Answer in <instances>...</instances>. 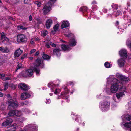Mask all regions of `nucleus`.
<instances>
[{"instance_id":"f257e3e1","label":"nucleus","mask_w":131,"mask_h":131,"mask_svg":"<svg viewBox=\"0 0 131 131\" xmlns=\"http://www.w3.org/2000/svg\"><path fill=\"white\" fill-rule=\"evenodd\" d=\"M39 66L43 68L44 67V64L43 61L40 59H37L36 60L35 63L32 64L31 66V69H29L26 70L25 74L29 77L31 76L33 74V70L36 72V74L39 75L40 74Z\"/></svg>"},{"instance_id":"f03ea898","label":"nucleus","mask_w":131,"mask_h":131,"mask_svg":"<svg viewBox=\"0 0 131 131\" xmlns=\"http://www.w3.org/2000/svg\"><path fill=\"white\" fill-rule=\"evenodd\" d=\"M119 83L118 80L114 78L113 76H110L107 79V83H111L110 90L108 88L106 90V92L109 95L112 93H115L117 92L119 88Z\"/></svg>"},{"instance_id":"7ed1b4c3","label":"nucleus","mask_w":131,"mask_h":131,"mask_svg":"<svg viewBox=\"0 0 131 131\" xmlns=\"http://www.w3.org/2000/svg\"><path fill=\"white\" fill-rule=\"evenodd\" d=\"M6 104L8 105V108L10 109L16 108L18 106V102L12 99L8 100L7 101Z\"/></svg>"},{"instance_id":"20e7f679","label":"nucleus","mask_w":131,"mask_h":131,"mask_svg":"<svg viewBox=\"0 0 131 131\" xmlns=\"http://www.w3.org/2000/svg\"><path fill=\"white\" fill-rule=\"evenodd\" d=\"M101 108L103 111H107L109 107L110 102L107 101H105L100 103Z\"/></svg>"},{"instance_id":"39448f33","label":"nucleus","mask_w":131,"mask_h":131,"mask_svg":"<svg viewBox=\"0 0 131 131\" xmlns=\"http://www.w3.org/2000/svg\"><path fill=\"white\" fill-rule=\"evenodd\" d=\"M52 5V4L51 3V2L49 1L44 6L42 10L44 14H47L50 11Z\"/></svg>"},{"instance_id":"423d86ee","label":"nucleus","mask_w":131,"mask_h":131,"mask_svg":"<svg viewBox=\"0 0 131 131\" xmlns=\"http://www.w3.org/2000/svg\"><path fill=\"white\" fill-rule=\"evenodd\" d=\"M17 42H22L26 41L27 38L23 34H19L17 35Z\"/></svg>"},{"instance_id":"0eeeda50","label":"nucleus","mask_w":131,"mask_h":131,"mask_svg":"<svg viewBox=\"0 0 131 131\" xmlns=\"http://www.w3.org/2000/svg\"><path fill=\"white\" fill-rule=\"evenodd\" d=\"M20 112L17 110H11L8 113V115L10 116H15L18 115Z\"/></svg>"},{"instance_id":"6e6552de","label":"nucleus","mask_w":131,"mask_h":131,"mask_svg":"<svg viewBox=\"0 0 131 131\" xmlns=\"http://www.w3.org/2000/svg\"><path fill=\"white\" fill-rule=\"evenodd\" d=\"M117 77L121 80L122 81H126L129 80V78L128 77L123 76L119 73L116 74Z\"/></svg>"},{"instance_id":"1a4fd4ad","label":"nucleus","mask_w":131,"mask_h":131,"mask_svg":"<svg viewBox=\"0 0 131 131\" xmlns=\"http://www.w3.org/2000/svg\"><path fill=\"white\" fill-rule=\"evenodd\" d=\"M6 34L4 32H2L1 34V39L3 40L2 43H3L4 41H5L9 43H10L11 41L6 36Z\"/></svg>"},{"instance_id":"9d476101","label":"nucleus","mask_w":131,"mask_h":131,"mask_svg":"<svg viewBox=\"0 0 131 131\" xmlns=\"http://www.w3.org/2000/svg\"><path fill=\"white\" fill-rule=\"evenodd\" d=\"M23 51L20 48L18 49L15 51L14 55V57H18L19 56L23 53Z\"/></svg>"},{"instance_id":"9b49d317","label":"nucleus","mask_w":131,"mask_h":131,"mask_svg":"<svg viewBox=\"0 0 131 131\" xmlns=\"http://www.w3.org/2000/svg\"><path fill=\"white\" fill-rule=\"evenodd\" d=\"M30 96V94L29 93L26 92L23 93L21 94V99L23 100L29 98Z\"/></svg>"},{"instance_id":"f8f14e48","label":"nucleus","mask_w":131,"mask_h":131,"mask_svg":"<svg viewBox=\"0 0 131 131\" xmlns=\"http://www.w3.org/2000/svg\"><path fill=\"white\" fill-rule=\"evenodd\" d=\"M119 53L121 56L123 57H127V54L126 50L125 49H122L119 51Z\"/></svg>"},{"instance_id":"ddd939ff","label":"nucleus","mask_w":131,"mask_h":131,"mask_svg":"<svg viewBox=\"0 0 131 131\" xmlns=\"http://www.w3.org/2000/svg\"><path fill=\"white\" fill-rule=\"evenodd\" d=\"M68 92V91L67 92H62L61 93L60 96L61 98H63L64 99H66L67 101L69 102V101L70 100L68 99L69 97L68 96H67V94Z\"/></svg>"},{"instance_id":"4468645a","label":"nucleus","mask_w":131,"mask_h":131,"mask_svg":"<svg viewBox=\"0 0 131 131\" xmlns=\"http://www.w3.org/2000/svg\"><path fill=\"white\" fill-rule=\"evenodd\" d=\"M62 50L64 51H69L71 49V48L69 45H66L65 44H62L61 45Z\"/></svg>"},{"instance_id":"2eb2a0df","label":"nucleus","mask_w":131,"mask_h":131,"mask_svg":"<svg viewBox=\"0 0 131 131\" xmlns=\"http://www.w3.org/2000/svg\"><path fill=\"white\" fill-rule=\"evenodd\" d=\"M18 87L22 90L25 91L28 89L27 85L24 83H21L18 85Z\"/></svg>"},{"instance_id":"dca6fc26","label":"nucleus","mask_w":131,"mask_h":131,"mask_svg":"<svg viewBox=\"0 0 131 131\" xmlns=\"http://www.w3.org/2000/svg\"><path fill=\"white\" fill-rule=\"evenodd\" d=\"M13 121V120L11 118H9L6 121L3 122L2 123V125L4 126H6L10 123H12Z\"/></svg>"},{"instance_id":"f3484780","label":"nucleus","mask_w":131,"mask_h":131,"mask_svg":"<svg viewBox=\"0 0 131 131\" xmlns=\"http://www.w3.org/2000/svg\"><path fill=\"white\" fill-rule=\"evenodd\" d=\"M52 23V20L51 19L47 20L46 23L45 25L47 29H49Z\"/></svg>"},{"instance_id":"a211bd4d","label":"nucleus","mask_w":131,"mask_h":131,"mask_svg":"<svg viewBox=\"0 0 131 131\" xmlns=\"http://www.w3.org/2000/svg\"><path fill=\"white\" fill-rule=\"evenodd\" d=\"M61 50L59 49H55L53 50V54L54 55H56L57 57H59L61 55Z\"/></svg>"},{"instance_id":"6ab92c4d","label":"nucleus","mask_w":131,"mask_h":131,"mask_svg":"<svg viewBox=\"0 0 131 131\" xmlns=\"http://www.w3.org/2000/svg\"><path fill=\"white\" fill-rule=\"evenodd\" d=\"M116 95L117 99L119 100L121 97L125 95V94L123 92H121L117 93Z\"/></svg>"},{"instance_id":"aec40b11","label":"nucleus","mask_w":131,"mask_h":131,"mask_svg":"<svg viewBox=\"0 0 131 131\" xmlns=\"http://www.w3.org/2000/svg\"><path fill=\"white\" fill-rule=\"evenodd\" d=\"M69 26V24L67 21H64L62 23L61 26V28L63 29L64 28L68 27Z\"/></svg>"},{"instance_id":"412c9836","label":"nucleus","mask_w":131,"mask_h":131,"mask_svg":"<svg viewBox=\"0 0 131 131\" xmlns=\"http://www.w3.org/2000/svg\"><path fill=\"white\" fill-rule=\"evenodd\" d=\"M59 25L58 24H56L55 26L53 27L54 30H52L51 31V32L53 34H55V32L58 31L59 30Z\"/></svg>"},{"instance_id":"4be33fe9","label":"nucleus","mask_w":131,"mask_h":131,"mask_svg":"<svg viewBox=\"0 0 131 131\" xmlns=\"http://www.w3.org/2000/svg\"><path fill=\"white\" fill-rule=\"evenodd\" d=\"M27 126L29 128H31V129H32L33 131H34L37 129L38 128L37 126H36L35 125L33 124H29Z\"/></svg>"},{"instance_id":"5701e85b","label":"nucleus","mask_w":131,"mask_h":131,"mask_svg":"<svg viewBox=\"0 0 131 131\" xmlns=\"http://www.w3.org/2000/svg\"><path fill=\"white\" fill-rule=\"evenodd\" d=\"M118 64L120 67L123 66L124 64V60L122 59H120L118 60Z\"/></svg>"},{"instance_id":"b1692460","label":"nucleus","mask_w":131,"mask_h":131,"mask_svg":"<svg viewBox=\"0 0 131 131\" xmlns=\"http://www.w3.org/2000/svg\"><path fill=\"white\" fill-rule=\"evenodd\" d=\"M76 41L74 39H71L69 43L70 46H74L76 45Z\"/></svg>"},{"instance_id":"393cba45","label":"nucleus","mask_w":131,"mask_h":131,"mask_svg":"<svg viewBox=\"0 0 131 131\" xmlns=\"http://www.w3.org/2000/svg\"><path fill=\"white\" fill-rule=\"evenodd\" d=\"M122 124L124 126L126 127L129 128L131 127V121L129 123H126L124 124H123V123H121V125H122Z\"/></svg>"},{"instance_id":"a878e982","label":"nucleus","mask_w":131,"mask_h":131,"mask_svg":"<svg viewBox=\"0 0 131 131\" xmlns=\"http://www.w3.org/2000/svg\"><path fill=\"white\" fill-rule=\"evenodd\" d=\"M111 7L114 10H116L117 9L118 7V5L117 4H115L114 3H113L111 5Z\"/></svg>"},{"instance_id":"bb28decb","label":"nucleus","mask_w":131,"mask_h":131,"mask_svg":"<svg viewBox=\"0 0 131 131\" xmlns=\"http://www.w3.org/2000/svg\"><path fill=\"white\" fill-rule=\"evenodd\" d=\"M87 8L86 7H81L79 9V10L80 11H82L83 13L86 12L87 10Z\"/></svg>"},{"instance_id":"cd10ccee","label":"nucleus","mask_w":131,"mask_h":131,"mask_svg":"<svg viewBox=\"0 0 131 131\" xmlns=\"http://www.w3.org/2000/svg\"><path fill=\"white\" fill-rule=\"evenodd\" d=\"M42 57L44 59L47 60L49 59L50 58V57L49 56L44 54L42 56Z\"/></svg>"},{"instance_id":"c85d7f7f","label":"nucleus","mask_w":131,"mask_h":131,"mask_svg":"<svg viewBox=\"0 0 131 131\" xmlns=\"http://www.w3.org/2000/svg\"><path fill=\"white\" fill-rule=\"evenodd\" d=\"M17 27L18 29L19 30H20L21 29L22 30H25L27 29L26 28L21 25L18 26Z\"/></svg>"},{"instance_id":"c756f323","label":"nucleus","mask_w":131,"mask_h":131,"mask_svg":"<svg viewBox=\"0 0 131 131\" xmlns=\"http://www.w3.org/2000/svg\"><path fill=\"white\" fill-rule=\"evenodd\" d=\"M10 51L9 49L7 47H5L4 48L3 51V53H8Z\"/></svg>"},{"instance_id":"7c9ffc66","label":"nucleus","mask_w":131,"mask_h":131,"mask_svg":"<svg viewBox=\"0 0 131 131\" xmlns=\"http://www.w3.org/2000/svg\"><path fill=\"white\" fill-rule=\"evenodd\" d=\"M22 68V64L20 63H18V65L16 68V71H17L19 69H20Z\"/></svg>"},{"instance_id":"2f4dec72","label":"nucleus","mask_w":131,"mask_h":131,"mask_svg":"<svg viewBox=\"0 0 131 131\" xmlns=\"http://www.w3.org/2000/svg\"><path fill=\"white\" fill-rule=\"evenodd\" d=\"M121 11L120 10H118L117 12L116 13V14H115L114 12V13H113L112 15H115V17H117V16L120 15L121 14Z\"/></svg>"},{"instance_id":"473e14b6","label":"nucleus","mask_w":131,"mask_h":131,"mask_svg":"<svg viewBox=\"0 0 131 131\" xmlns=\"http://www.w3.org/2000/svg\"><path fill=\"white\" fill-rule=\"evenodd\" d=\"M104 65L105 67L107 68H109L111 67L110 64L108 62H105Z\"/></svg>"},{"instance_id":"72a5a7b5","label":"nucleus","mask_w":131,"mask_h":131,"mask_svg":"<svg viewBox=\"0 0 131 131\" xmlns=\"http://www.w3.org/2000/svg\"><path fill=\"white\" fill-rule=\"evenodd\" d=\"M48 86L50 88H51V89L52 90V88L55 86V85L52 83H49L48 84Z\"/></svg>"},{"instance_id":"f704fd0d","label":"nucleus","mask_w":131,"mask_h":131,"mask_svg":"<svg viewBox=\"0 0 131 131\" xmlns=\"http://www.w3.org/2000/svg\"><path fill=\"white\" fill-rule=\"evenodd\" d=\"M4 91H5L8 88V84L7 83H5L4 84Z\"/></svg>"},{"instance_id":"c9c22d12","label":"nucleus","mask_w":131,"mask_h":131,"mask_svg":"<svg viewBox=\"0 0 131 131\" xmlns=\"http://www.w3.org/2000/svg\"><path fill=\"white\" fill-rule=\"evenodd\" d=\"M48 33V32L46 30H44L42 31L41 33V35L43 36H46Z\"/></svg>"},{"instance_id":"e433bc0d","label":"nucleus","mask_w":131,"mask_h":131,"mask_svg":"<svg viewBox=\"0 0 131 131\" xmlns=\"http://www.w3.org/2000/svg\"><path fill=\"white\" fill-rule=\"evenodd\" d=\"M125 118L128 121H130L131 120V116L129 115H126L125 116Z\"/></svg>"},{"instance_id":"4c0bfd02","label":"nucleus","mask_w":131,"mask_h":131,"mask_svg":"<svg viewBox=\"0 0 131 131\" xmlns=\"http://www.w3.org/2000/svg\"><path fill=\"white\" fill-rule=\"evenodd\" d=\"M127 19H126L125 21L126 23H130L131 22V19L129 17H127L126 18Z\"/></svg>"},{"instance_id":"58836bf2","label":"nucleus","mask_w":131,"mask_h":131,"mask_svg":"<svg viewBox=\"0 0 131 131\" xmlns=\"http://www.w3.org/2000/svg\"><path fill=\"white\" fill-rule=\"evenodd\" d=\"M35 3L37 5L38 7H40L41 6V3L40 2L36 1L35 2Z\"/></svg>"},{"instance_id":"ea45409f","label":"nucleus","mask_w":131,"mask_h":131,"mask_svg":"<svg viewBox=\"0 0 131 131\" xmlns=\"http://www.w3.org/2000/svg\"><path fill=\"white\" fill-rule=\"evenodd\" d=\"M61 91L59 89H56L54 92V93L56 94L58 93H59Z\"/></svg>"},{"instance_id":"a19ab883","label":"nucleus","mask_w":131,"mask_h":131,"mask_svg":"<svg viewBox=\"0 0 131 131\" xmlns=\"http://www.w3.org/2000/svg\"><path fill=\"white\" fill-rule=\"evenodd\" d=\"M24 111L26 113H29L30 112V110L27 108H25L24 109Z\"/></svg>"},{"instance_id":"79ce46f5","label":"nucleus","mask_w":131,"mask_h":131,"mask_svg":"<svg viewBox=\"0 0 131 131\" xmlns=\"http://www.w3.org/2000/svg\"><path fill=\"white\" fill-rule=\"evenodd\" d=\"M113 100L115 102H118L119 101V100H118L117 99V100L116 98V97H114L113 96Z\"/></svg>"},{"instance_id":"37998d69","label":"nucleus","mask_w":131,"mask_h":131,"mask_svg":"<svg viewBox=\"0 0 131 131\" xmlns=\"http://www.w3.org/2000/svg\"><path fill=\"white\" fill-rule=\"evenodd\" d=\"M116 107L117 105L115 104H113L112 105V108L113 109H114V108Z\"/></svg>"},{"instance_id":"c03bdc74","label":"nucleus","mask_w":131,"mask_h":131,"mask_svg":"<svg viewBox=\"0 0 131 131\" xmlns=\"http://www.w3.org/2000/svg\"><path fill=\"white\" fill-rule=\"evenodd\" d=\"M27 54H25L23 55L21 57V58L22 59H24L25 57L26 56Z\"/></svg>"},{"instance_id":"a18cd8bd","label":"nucleus","mask_w":131,"mask_h":131,"mask_svg":"<svg viewBox=\"0 0 131 131\" xmlns=\"http://www.w3.org/2000/svg\"><path fill=\"white\" fill-rule=\"evenodd\" d=\"M36 51V49H33L31 50L30 52V54H32L34 52H35Z\"/></svg>"},{"instance_id":"49530a36","label":"nucleus","mask_w":131,"mask_h":131,"mask_svg":"<svg viewBox=\"0 0 131 131\" xmlns=\"http://www.w3.org/2000/svg\"><path fill=\"white\" fill-rule=\"evenodd\" d=\"M49 44L51 45L53 47H54L56 46V45L55 44L52 42H50Z\"/></svg>"},{"instance_id":"de8ad7c7","label":"nucleus","mask_w":131,"mask_h":131,"mask_svg":"<svg viewBox=\"0 0 131 131\" xmlns=\"http://www.w3.org/2000/svg\"><path fill=\"white\" fill-rule=\"evenodd\" d=\"M11 79V78L10 77H6L4 78V80L6 81L7 80H10Z\"/></svg>"},{"instance_id":"09e8293b","label":"nucleus","mask_w":131,"mask_h":131,"mask_svg":"<svg viewBox=\"0 0 131 131\" xmlns=\"http://www.w3.org/2000/svg\"><path fill=\"white\" fill-rule=\"evenodd\" d=\"M51 102L50 100V99H49L48 100H46V104H49Z\"/></svg>"},{"instance_id":"8fccbe9b","label":"nucleus","mask_w":131,"mask_h":131,"mask_svg":"<svg viewBox=\"0 0 131 131\" xmlns=\"http://www.w3.org/2000/svg\"><path fill=\"white\" fill-rule=\"evenodd\" d=\"M5 76V74H0V78H3Z\"/></svg>"},{"instance_id":"3c124183","label":"nucleus","mask_w":131,"mask_h":131,"mask_svg":"<svg viewBox=\"0 0 131 131\" xmlns=\"http://www.w3.org/2000/svg\"><path fill=\"white\" fill-rule=\"evenodd\" d=\"M4 48L3 46L0 47V51H1L3 52V51Z\"/></svg>"},{"instance_id":"603ef678","label":"nucleus","mask_w":131,"mask_h":131,"mask_svg":"<svg viewBox=\"0 0 131 131\" xmlns=\"http://www.w3.org/2000/svg\"><path fill=\"white\" fill-rule=\"evenodd\" d=\"M36 20L38 22L39 24L41 23H42V21L41 20H40L39 19H36Z\"/></svg>"},{"instance_id":"864d4df0","label":"nucleus","mask_w":131,"mask_h":131,"mask_svg":"<svg viewBox=\"0 0 131 131\" xmlns=\"http://www.w3.org/2000/svg\"><path fill=\"white\" fill-rule=\"evenodd\" d=\"M39 51H38L35 54V56H37L39 54Z\"/></svg>"},{"instance_id":"5fc2aeb1","label":"nucleus","mask_w":131,"mask_h":131,"mask_svg":"<svg viewBox=\"0 0 131 131\" xmlns=\"http://www.w3.org/2000/svg\"><path fill=\"white\" fill-rule=\"evenodd\" d=\"M3 108V107H4V108H5V106H4V105H2L1 106V107H0V109L1 110H3L4 109V108Z\"/></svg>"},{"instance_id":"6e6d98bb","label":"nucleus","mask_w":131,"mask_h":131,"mask_svg":"<svg viewBox=\"0 0 131 131\" xmlns=\"http://www.w3.org/2000/svg\"><path fill=\"white\" fill-rule=\"evenodd\" d=\"M29 20L30 21H31L32 20V16L31 15H30L29 16Z\"/></svg>"},{"instance_id":"4d7b16f0","label":"nucleus","mask_w":131,"mask_h":131,"mask_svg":"<svg viewBox=\"0 0 131 131\" xmlns=\"http://www.w3.org/2000/svg\"><path fill=\"white\" fill-rule=\"evenodd\" d=\"M28 102L27 101H25L23 103V105H25L27 104L28 103Z\"/></svg>"},{"instance_id":"13d9d810","label":"nucleus","mask_w":131,"mask_h":131,"mask_svg":"<svg viewBox=\"0 0 131 131\" xmlns=\"http://www.w3.org/2000/svg\"><path fill=\"white\" fill-rule=\"evenodd\" d=\"M45 46L48 48H49L50 47V45L48 44H46L45 45Z\"/></svg>"},{"instance_id":"bf43d9fd","label":"nucleus","mask_w":131,"mask_h":131,"mask_svg":"<svg viewBox=\"0 0 131 131\" xmlns=\"http://www.w3.org/2000/svg\"><path fill=\"white\" fill-rule=\"evenodd\" d=\"M28 1V0H24V3L25 4L27 3Z\"/></svg>"},{"instance_id":"052dcab7","label":"nucleus","mask_w":131,"mask_h":131,"mask_svg":"<svg viewBox=\"0 0 131 131\" xmlns=\"http://www.w3.org/2000/svg\"><path fill=\"white\" fill-rule=\"evenodd\" d=\"M9 19H11L12 20H13V21L15 20V19L14 18H13L12 17H9Z\"/></svg>"},{"instance_id":"680f3d73","label":"nucleus","mask_w":131,"mask_h":131,"mask_svg":"<svg viewBox=\"0 0 131 131\" xmlns=\"http://www.w3.org/2000/svg\"><path fill=\"white\" fill-rule=\"evenodd\" d=\"M33 39H31V40L30 41V43L31 44H33L34 43V41H33Z\"/></svg>"},{"instance_id":"e2e57ef3","label":"nucleus","mask_w":131,"mask_h":131,"mask_svg":"<svg viewBox=\"0 0 131 131\" xmlns=\"http://www.w3.org/2000/svg\"><path fill=\"white\" fill-rule=\"evenodd\" d=\"M65 36H66V37H69L70 36V34H65Z\"/></svg>"},{"instance_id":"0e129e2a","label":"nucleus","mask_w":131,"mask_h":131,"mask_svg":"<svg viewBox=\"0 0 131 131\" xmlns=\"http://www.w3.org/2000/svg\"><path fill=\"white\" fill-rule=\"evenodd\" d=\"M3 94L0 92V97H2L3 96Z\"/></svg>"},{"instance_id":"69168bd1","label":"nucleus","mask_w":131,"mask_h":131,"mask_svg":"<svg viewBox=\"0 0 131 131\" xmlns=\"http://www.w3.org/2000/svg\"><path fill=\"white\" fill-rule=\"evenodd\" d=\"M29 59L30 60H32L33 59V57H31L29 58Z\"/></svg>"},{"instance_id":"338daca9","label":"nucleus","mask_w":131,"mask_h":131,"mask_svg":"<svg viewBox=\"0 0 131 131\" xmlns=\"http://www.w3.org/2000/svg\"><path fill=\"white\" fill-rule=\"evenodd\" d=\"M119 24V22L118 21H117L116 22V24L118 25Z\"/></svg>"},{"instance_id":"774afa93","label":"nucleus","mask_w":131,"mask_h":131,"mask_svg":"<svg viewBox=\"0 0 131 131\" xmlns=\"http://www.w3.org/2000/svg\"><path fill=\"white\" fill-rule=\"evenodd\" d=\"M64 89L66 91L67 90V87H65V88H64Z\"/></svg>"}]
</instances>
